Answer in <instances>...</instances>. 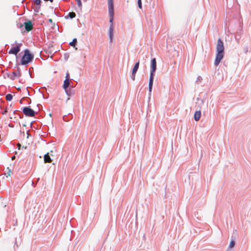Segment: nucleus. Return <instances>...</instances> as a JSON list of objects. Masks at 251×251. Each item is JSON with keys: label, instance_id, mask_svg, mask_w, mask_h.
<instances>
[{"label": "nucleus", "instance_id": "obj_1", "mask_svg": "<svg viewBox=\"0 0 251 251\" xmlns=\"http://www.w3.org/2000/svg\"><path fill=\"white\" fill-rule=\"evenodd\" d=\"M225 54L224 42L221 38H219L216 46V55L214 65L217 66L223 59Z\"/></svg>", "mask_w": 251, "mask_h": 251}, {"label": "nucleus", "instance_id": "obj_2", "mask_svg": "<svg viewBox=\"0 0 251 251\" xmlns=\"http://www.w3.org/2000/svg\"><path fill=\"white\" fill-rule=\"evenodd\" d=\"M34 59V55L28 49H25L22 57L20 64L22 65L27 66Z\"/></svg>", "mask_w": 251, "mask_h": 251}, {"label": "nucleus", "instance_id": "obj_3", "mask_svg": "<svg viewBox=\"0 0 251 251\" xmlns=\"http://www.w3.org/2000/svg\"><path fill=\"white\" fill-rule=\"evenodd\" d=\"M108 12L110 17L109 22L111 24L110 25H113L114 8L113 0H108Z\"/></svg>", "mask_w": 251, "mask_h": 251}, {"label": "nucleus", "instance_id": "obj_4", "mask_svg": "<svg viewBox=\"0 0 251 251\" xmlns=\"http://www.w3.org/2000/svg\"><path fill=\"white\" fill-rule=\"evenodd\" d=\"M157 69L156 60L155 58H151L150 64V77H154L155 73Z\"/></svg>", "mask_w": 251, "mask_h": 251}, {"label": "nucleus", "instance_id": "obj_5", "mask_svg": "<svg viewBox=\"0 0 251 251\" xmlns=\"http://www.w3.org/2000/svg\"><path fill=\"white\" fill-rule=\"evenodd\" d=\"M23 113L26 117H33L37 114L34 110L31 108L30 106H25L23 108Z\"/></svg>", "mask_w": 251, "mask_h": 251}, {"label": "nucleus", "instance_id": "obj_6", "mask_svg": "<svg viewBox=\"0 0 251 251\" xmlns=\"http://www.w3.org/2000/svg\"><path fill=\"white\" fill-rule=\"evenodd\" d=\"M15 44L16 45V46L11 48V49L8 51V53L17 55L18 53L21 50V47L22 46V44L21 43L18 44L17 41H15L14 44H12V45L13 46Z\"/></svg>", "mask_w": 251, "mask_h": 251}, {"label": "nucleus", "instance_id": "obj_7", "mask_svg": "<svg viewBox=\"0 0 251 251\" xmlns=\"http://www.w3.org/2000/svg\"><path fill=\"white\" fill-rule=\"evenodd\" d=\"M139 64H140V62L139 60L138 62H137L135 63V64L134 65V66L132 69L131 78L133 80H134L135 79V75H136V74L139 69Z\"/></svg>", "mask_w": 251, "mask_h": 251}, {"label": "nucleus", "instance_id": "obj_8", "mask_svg": "<svg viewBox=\"0 0 251 251\" xmlns=\"http://www.w3.org/2000/svg\"><path fill=\"white\" fill-rule=\"evenodd\" d=\"M25 30L29 32L33 29V24L31 21H27L24 24Z\"/></svg>", "mask_w": 251, "mask_h": 251}, {"label": "nucleus", "instance_id": "obj_9", "mask_svg": "<svg viewBox=\"0 0 251 251\" xmlns=\"http://www.w3.org/2000/svg\"><path fill=\"white\" fill-rule=\"evenodd\" d=\"M113 32L114 27L113 25H110L108 30V35L110 43H112L113 39Z\"/></svg>", "mask_w": 251, "mask_h": 251}, {"label": "nucleus", "instance_id": "obj_10", "mask_svg": "<svg viewBox=\"0 0 251 251\" xmlns=\"http://www.w3.org/2000/svg\"><path fill=\"white\" fill-rule=\"evenodd\" d=\"M154 77H150L149 82V95H151V91L152 89Z\"/></svg>", "mask_w": 251, "mask_h": 251}, {"label": "nucleus", "instance_id": "obj_11", "mask_svg": "<svg viewBox=\"0 0 251 251\" xmlns=\"http://www.w3.org/2000/svg\"><path fill=\"white\" fill-rule=\"evenodd\" d=\"M71 87H72V86L71 85L70 81L68 80L67 78L65 79L63 85V88L64 89H67Z\"/></svg>", "mask_w": 251, "mask_h": 251}, {"label": "nucleus", "instance_id": "obj_12", "mask_svg": "<svg viewBox=\"0 0 251 251\" xmlns=\"http://www.w3.org/2000/svg\"><path fill=\"white\" fill-rule=\"evenodd\" d=\"M201 116V111L200 110L196 111L195 112L194 118L196 121H198L200 119Z\"/></svg>", "mask_w": 251, "mask_h": 251}, {"label": "nucleus", "instance_id": "obj_13", "mask_svg": "<svg viewBox=\"0 0 251 251\" xmlns=\"http://www.w3.org/2000/svg\"><path fill=\"white\" fill-rule=\"evenodd\" d=\"M12 75L15 78V77H20L22 75V73L21 72V70L19 68H18V70L17 71L12 72Z\"/></svg>", "mask_w": 251, "mask_h": 251}, {"label": "nucleus", "instance_id": "obj_14", "mask_svg": "<svg viewBox=\"0 0 251 251\" xmlns=\"http://www.w3.org/2000/svg\"><path fill=\"white\" fill-rule=\"evenodd\" d=\"M44 159L45 163H51L52 161V160L48 152L44 155Z\"/></svg>", "mask_w": 251, "mask_h": 251}, {"label": "nucleus", "instance_id": "obj_15", "mask_svg": "<svg viewBox=\"0 0 251 251\" xmlns=\"http://www.w3.org/2000/svg\"><path fill=\"white\" fill-rule=\"evenodd\" d=\"M21 244V240L20 239V237L19 238V239H17V237L14 238V248H15V247L17 248H18L19 246Z\"/></svg>", "mask_w": 251, "mask_h": 251}, {"label": "nucleus", "instance_id": "obj_16", "mask_svg": "<svg viewBox=\"0 0 251 251\" xmlns=\"http://www.w3.org/2000/svg\"><path fill=\"white\" fill-rule=\"evenodd\" d=\"M73 115L71 113H69L68 115H64L63 119L65 122H68L73 118Z\"/></svg>", "mask_w": 251, "mask_h": 251}, {"label": "nucleus", "instance_id": "obj_17", "mask_svg": "<svg viewBox=\"0 0 251 251\" xmlns=\"http://www.w3.org/2000/svg\"><path fill=\"white\" fill-rule=\"evenodd\" d=\"M75 16H76L75 13L74 12H69L67 14V15L65 16V18L66 19H72L75 18Z\"/></svg>", "mask_w": 251, "mask_h": 251}, {"label": "nucleus", "instance_id": "obj_18", "mask_svg": "<svg viewBox=\"0 0 251 251\" xmlns=\"http://www.w3.org/2000/svg\"><path fill=\"white\" fill-rule=\"evenodd\" d=\"M77 43V39L75 38L73 39L72 41L70 42L69 45L72 47H73L74 48H75V50H76L77 48H76L75 46H76Z\"/></svg>", "mask_w": 251, "mask_h": 251}, {"label": "nucleus", "instance_id": "obj_19", "mask_svg": "<svg viewBox=\"0 0 251 251\" xmlns=\"http://www.w3.org/2000/svg\"><path fill=\"white\" fill-rule=\"evenodd\" d=\"M19 112H20V111L19 110H16L14 111L13 114H18L19 116V118L22 119L23 118L24 115L23 114H22L21 113H19Z\"/></svg>", "mask_w": 251, "mask_h": 251}, {"label": "nucleus", "instance_id": "obj_20", "mask_svg": "<svg viewBox=\"0 0 251 251\" xmlns=\"http://www.w3.org/2000/svg\"><path fill=\"white\" fill-rule=\"evenodd\" d=\"M32 71H33V68L32 67H31L29 68V70H28V73H29V75H30V77L31 78H33L34 77V75L33 74V73H32Z\"/></svg>", "mask_w": 251, "mask_h": 251}, {"label": "nucleus", "instance_id": "obj_21", "mask_svg": "<svg viewBox=\"0 0 251 251\" xmlns=\"http://www.w3.org/2000/svg\"><path fill=\"white\" fill-rule=\"evenodd\" d=\"M235 242L234 240H231L230 242V243H229V246H228V248H233L234 246H235Z\"/></svg>", "mask_w": 251, "mask_h": 251}, {"label": "nucleus", "instance_id": "obj_22", "mask_svg": "<svg viewBox=\"0 0 251 251\" xmlns=\"http://www.w3.org/2000/svg\"><path fill=\"white\" fill-rule=\"evenodd\" d=\"M64 90H65V92H66V94L67 95V96H72V93L71 91V88H69V89H64Z\"/></svg>", "mask_w": 251, "mask_h": 251}, {"label": "nucleus", "instance_id": "obj_23", "mask_svg": "<svg viewBox=\"0 0 251 251\" xmlns=\"http://www.w3.org/2000/svg\"><path fill=\"white\" fill-rule=\"evenodd\" d=\"M13 99V96L11 94H8L6 95V100L7 101H11Z\"/></svg>", "mask_w": 251, "mask_h": 251}, {"label": "nucleus", "instance_id": "obj_24", "mask_svg": "<svg viewBox=\"0 0 251 251\" xmlns=\"http://www.w3.org/2000/svg\"><path fill=\"white\" fill-rule=\"evenodd\" d=\"M33 1L35 3L36 6H40L42 3L41 0H33Z\"/></svg>", "mask_w": 251, "mask_h": 251}, {"label": "nucleus", "instance_id": "obj_25", "mask_svg": "<svg viewBox=\"0 0 251 251\" xmlns=\"http://www.w3.org/2000/svg\"><path fill=\"white\" fill-rule=\"evenodd\" d=\"M40 7L41 6H35L33 9H34V12H36V13H38L39 12V10L40 9Z\"/></svg>", "mask_w": 251, "mask_h": 251}, {"label": "nucleus", "instance_id": "obj_26", "mask_svg": "<svg viewBox=\"0 0 251 251\" xmlns=\"http://www.w3.org/2000/svg\"><path fill=\"white\" fill-rule=\"evenodd\" d=\"M7 76V77L9 78L10 79H11V80H14L15 79V77H13L12 75H10L9 73H6L5 74Z\"/></svg>", "mask_w": 251, "mask_h": 251}, {"label": "nucleus", "instance_id": "obj_27", "mask_svg": "<svg viewBox=\"0 0 251 251\" xmlns=\"http://www.w3.org/2000/svg\"><path fill=\"white\" fill-rule=\"evenodd\" d=\"M138 6L140 9L142 8V4L141 0H137Z\"/></svg>", "mask_w": 251, "mask_h": 251}, {"label": "nucleus", "instance_id": "obj_28", "mask_svg": "<svg viewBox=\"0 0 251 251\" xmlns=\"http://www.w3.org/2000/svg\"><path fill=\"white\" fill-rule=\"evenodd\" d=\"M54 13L57 17H60L62 16L61 14L58 11H57L56 10V9L54 10Z\"/></svg>", "mask_w": 251, "mask_h": 251}, {"label": "nucleus", "instance_id": "obj_29", "mask_svg": "<svg viewBox=\"0 0 251 251\" xmlns=\"http://www.w3.org/2000/svg\"><path fill=\"white\" fill-rule=\"evenodd\" d=\"M42 94L43 98L45 99H47L49 98V94H47L46 95H45L44 94L43 92H40Z\"/></svg>", "mask_w": 251, "mask_h": 251}, {"label": "nucleus", "instance_id": "obj_30", "mask_svg": "<svg viewBox=\"0 0 251 251\" xmlns=\"http://www.w3.org/2000/svg\"><path fill=\"white\" fill-rule=\"evenodd\" d=\"M23 24H22L21 23L17 22V26L18 28H21L23 27Z\"/></svg>", "mask_w": 251, "mask_h": 251}, {"label": "nucleus", "instance_id": "obj_31", "mask_svg": "<svg viewBox=\"0 0 251 251\" xmlns=\"http://www.w3.org/2000/svg\"><path fill=\"white\" fill-rule=\"evenodd\" d=\"M40 178H38L36 181V182H34L33 181H32V185L33 187H35L36 184L37 183V182H38V181L39 180Z\"/></svg>", "mask_w": 251, "mask_h": 251}, {"label": "nucleus", "instance_id": "obj_32", "mask_svg": "<svg viewBox=\"0 0 251 251\" xmlns=\"http://www.w3.org/2000/svg\"><path fill=\"white\" fill-rule=\"evenodd\" d=\"M77 2V5L79 7H81L82 6V2L81 0H75Z\"/></svg>", "mask_w": 251, "mask_h": 251}, {"label": "nucleus", "instance_id": "obj_33", "mask_svg": "<svg viewBox=\"0 0 251 251\" xmlns=\"http://www.w3.org/2000/svg\"><path fill=\"white\" fill-rule=\"evenodd\" d=\"M69 57V54L68 53H65L64 54V58L66 61H67L68 60Z\"/></svg>", "mask_w": 251, "mask_h": 251}, {"label": "nucleus", "instance_id": "obj_34", "mask_svg": "<svg viewBox=\"0 0 251 251\" xmlns=\"http://www.w3.org/2000/svg\"><path fill=\"white\" fill-rule=\"evenodd\" d=\"M243 50L245 53H247L248 51V48L247 47H245L243 48Z\"/></svg>", "mask_w": 251, "mask_h": 251}, {"label": "nucleus", "instance_id": "obj_35", "mask_svg": "<svg viewBox=\"0 0 251 251\" xmlns=\"http://www.w3.org/2000/svg\"><path fill=\"white\" fill-rule=\"evenodd\" d=\"M8 111L7 109H6L4 110H3L1 113L2 115H5L7 113Z\"/></svg>", "mask_w": 251, "mask_h": 251}, {"label": "nucleus", "instance_id": "obj_36", "mask_svg": "<svg viewBox=\"0 0 251 251\" xmlns=\"http://www.w3.org/2000/svg\"><path fill=\"white\" fill-rule=\"evenodd\" d=\"M67 78L68 80H69L70 75H69V74L68 73H67V74H66V79H67Z\"/></svg>", "mask_w": 251, "mask_h": 251}, {"label": "nucleus", "instance_id": "obj_37", "mask_svg": "<svg viewBox=\"0 0 251 251\" xmlns=\"http://www.w3.org/2000/svg\"><path fill=\"white\" fill-rule=\"evenodd\" d=\"M26 134H27V138H28V137L30 135L29 134V130H28L26 132Z\"/></svg>", "mask_w": 251, "mask_h": 251}, {"label": "nucleus", "instance_id": "obj_38", "mask_svg": "<svg viewBox=\"0 0 251 251\" xmlns=\"http://www.w3.org/2000/svg\"><path fill=\"white\" fill-rule=\"evenodd\" d=\"M201 79H202L201 77V76H199L198 77V78H197V81L200 80H201Z\"/></svg>", "mask_w": 251, "mask_h": 251}, {"label": "nucleus", "instance_id": "obj_39", "mask_svg": "<svg viewBox=\"0 0 251 251\" xmlns=\"http://www.w3.org/2000/svg\"><path fill=\"white\" fill-rule=\"evenodd\" d=\"M8 126H9V127H14V125H12V124H9L8 125Z\"/></svg>", "mask_w": 251, "mask_h": 251}, {"label": "nucleus", "instance_id": "obj_40", "mask_svg": "<svg viewBox=\"0 0 251 251\" xmlns=\"http://www.w3.org/2000/svg\"><path fill=\"white\" fill-rule=\"evenodd\" d=\"M21 147H22V146H21V144H19L18 145V149H19V150H20V149H21Z\"/></svg>", "mask_w": 251, "mask_h": 251}, {"label": "nucleus", "instance_id": "obj_41", "mask_svg": "<svg viewBox=\"0 0 251 251\" xmlns=\"http://www.w3.org/2000/svg\"><path fill=\"white\" fill-rule=\"evenodd\" d=\"M27 99H28V100H29V101H28V104H30V103H31V102L30 99V98H27Z\"/></svg>", "mask_w": 251, "mask_h": 251}, {"label": "nucleus", "instance_id": "obj_42", "mask_svg": "<svg viewBox=\"0 0 251 251\" xmlns=\"http://www.w3.org/2000/svg\"><path fill=\"white\" fill-rule=\"evenodd\" d=\"M7 169L9 170L8 173V176H10V173H11V171H10V170L8 168Z\"/></svg>", "mask_w": 251, "mask_h": 251}, {"label": "nucleus", "instance_id": "obj_43", "mask_svg": "<svg viewBox=\"0 0 251 251\" xmlns=\"http://www.w3.org/2000/svg\"><path fill=\"white\" fill-rule=\"evenodd\" d=\"M49 22L50 23H52V20L51 19H50L49 20Z\"/></svg>", "mask_w": 251, "mask_h": 251}, {"label": "nucleus", "instance_id": "obj_44", "mask_svg": "<svg viewBox=\"0 0 251 251\" xmlns=\"http://www.w3.org/2000/svg\"><path fill=\"white\" fill-rule=\"evenodd\" d=\"M28 88H29V87H27V88H26V89H27V91L28 95L29 96H30L29 92V91H28Z\"/></svg>", "mask_w": 251, "mask_h": 251}, {"label": "nucleus", "instance_id": "obj_45", "mask_svg": "<svg viewBox=\"0 0 251 251\" xmlns=\"http://www.w3.org/2000/svg\"><path fill=\"white\" fill-rule=\"evenodd\" d=\"M15 157H15V156H13L12 157V158H11L12 160H14V159H15Z\"/></svg>", "mask_w": 251, "mask_h": 251}, {"label": "nucleus", "instance_id": "obj_46", "mask_svg": "<svg viewBox=\"0 0 251 251\" xmlns=\"http://www.w3.org/2000/svg\"><path fill=\"white\" fill-rule=\"evenodd\" d=\"M37 106L39 108H40V106H42V105L40 104H38Z\"/></svg>", "mask_w": 251, "mask_h": 251}, {"label": "nucleus", "instance_id": "obj_47", "mask_svg": "<svg viewBox=\"0 0 251 251\" xmlns=\"http://www.w3.org/2000/svg\"><path fill=\"white\" fill-rule=\"evenodd\" d=\"M20 103L22 104V100H20Z\"/></svg>", "mask_w": 251, "mask_h": 251}, {"label": "nucleus", "instance_id": "obj_48", "mask_svg": "<svg viewBox=\"0 0 251 251\" xmlns=\"http://www.w3.org/2000/svg\"><path fill=\"white\" fill-rule=\"evenodd\" d=\"M22 148H25H25H26V147H24V146H23V147H22Z\"/></svg>", "mask_w": 251, "mask_h": 251}, {"label": "nucleus", "instance_id": "obj_49", "mask_svg": "<svg viewBox=\"0 0 251 251\" xmlns=\"http://www.w3.org/2000/svg\"><path fill=\"white\" fill-rule=\"evenodd\" d=\"M24 2V0H23V1H22V2L23 3Z\"/></svg>", "mask_w": 251, "mask_h": 251}, {"label": "nucleus", "instance_id": "obj_50", "mask_svg": "<svg viewBox=\"0 0 251 251\" xmlns=\"http://www.w3.org/2000/svg\"><path fill=\"white\" fill-rule=\"evenodd\" d=\"M235 38H236V39H237V36H235Z\"/></svg>", "mask_w": 251, "mask_h": 251}]
</instances>
